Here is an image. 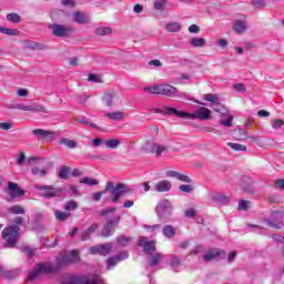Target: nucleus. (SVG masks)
Instances as JSON below:
<instances>
[{
  "label": "nucleus",
  "instance_id": "nucleus-57",
  "mask_svg": "<svg viewBox=\"0 0 284 284\" xmlns=\"http://www.w3.org/2000/svg\"><path fill=\"white\" fill-rule=\"evenodd\" d=\"M22 252L29 256V258H32V256H34V251H32V248H30L29 246H24L22 247Z\"/></svg>",
  "mask_w": 284,
  "mask_h": 284
},
{
  "label": "nucleus",
  "instance_id": "nucleus-24",
  "mask_svg": "<svg viewBox=\"0 0 284 284\" xmlns=\"http://www.w3.org/2000/svg\"><path fill=\"white\" fill-rule=\"evenodd\" d=\"M104 115L111 121H122V119L125 116L122 111L105 112Z\"/></svg>",
  "mask_w": 284,
  "mask_h": 284
},
{
  "label": "nucleus",
  "instance_id": "nucleus-50",
  "mask_svg": "<svg viewBox=\"0 0 284 284\" xmlns=\"http://www.w3.org/2000/svg\"><path fill=\"white\" fill-rule=\"evenodd\" d=\"M239 210H241L243 212H247V210H250V201H247V200L240 201Z\"/></svg>",
  "mask_w": 284,
  "mask_h": 284
},
{
  "label": "nucleus",
  "instance_id": "nucleus-64",
  "mask_svg": "<svg viewBox=\"0 0 284 284\" xmlns=\"http://www.w3.org/2000/svg\"><path fill=\"white\" fill-rule=\"evenodd\" d=\"M276 187H280V190H284V180L280 179L275 181Z\"/></svg>",
  "mask_w": 284,
  "mask_h": 284
},
{
  "label": "nucleus",
  "instance_id": "nucleus-25",
  "mask_svg": "<svg viewBox=\"0 0 284 284\" xmlns=\"http://www.w3.org/2000/svg\"><path fill=\"white\" fill-rule=\"evenodd\" d=\"M152 154H156V156H161L163 152H168L166 145H160L159 143H153L151 146Z\"/></svg>",
  "mask_w": 284,
  "mask_h": 284
},
{
  "label": "nucleus",
  "instance_id": "nucleus-41",
  "mask_svg": "<svg viewBox=\"0 0 284 284\" xmlns=\"http://www.w3.org/2000/svg\"><path fill=\"white\" fill-rule=\"evenodd\" d=\"M95 33L105 37V34H112V29L110 27H99Z\"/></svg>",
  "mask_w": 284,
  "mask_h": 284
},
{
  "label": "nucleus",
  "instance_id": "nucleus-13",
  "mask_svg": "<svg viewBox=\"0 0 284 284\" xmlns=\"http://www.w3.org/2000/svg\"><path fill=\"white\" fill-rule=\"evenodd\" d=\"M227 254L220 248H211L203 255V261L210 263V261H219L221 258H225Z\"/></svg>",
  "mask_w": 284,
  "mask_h": 284
},
{
  "label": "nucleus",
  "instance_id": "nucleus-42",
  "mask_svg": "<svg viewBox=\"0 0 284 284\" xmlns=\"http://www.w3.org/2000/svg\"><path fill=\"white\" fill-rule=\"evenodd\" d=\"M204 101H209V103L214 105V103H219V97L216 94L206 93L204 94Z\"/></svg>",
  "mask_w": 284,
  "mask_h": 284
},
{
  "label": "nucleus",
  "instance_id": "nucleus-33",
  "mask_svg": "<svg viewBox=\"0 0 284 284\" xmlns=\"http://www.w3.org/2000/svg\"><path fill=\"white\" fill-rule=\"evenodd\" d=\"M104 145H106V148H110L111 150H116V148L121 145V140H118V139L106 140L104 141Z\"/></svg>",
  "mask_w": 284,
  "mask_h": 284
},
{
  "label": "nucleus",
  "instance_id": "nucleus-32",
  "mask_svg": "<svg viewBox=\"0 0 284 284\" xmlns=\"http://www.w3.org/2000/svg\"><path fill=\"white\" fill-rule=\"evenodd\" d=\"M31 174H33V176H40L43 178L48 174V169L47 168H39V166H34L31 169Z\"/></svg>",
  "mask_w": 284,
  "mask_h": 284
},
{
  "label": "nucleus",
  "instance_id": "nucleus-27",
  "mask_svg": "<svg viewBox=\"0 0 284 284\" xmlns=\"http://www.w3.org/2000/svg\"><path fill=\"white\" fill-rule=\"evenodd\" d=\"M19 274V271H6L2 266H0V276H3L4 278H17Z\"/></svg>",
  "mask_w": 284,
  "mask_h": 284
},
{
  "label": "nucleus",
  "instance_id": "nucleus-14",
  "mask_svg": "<svg viewBox=\"0 0 284 284\" xmlns=\"http://www.w3.org/2000/svg\"><path fill=\"white\" fill-rule=\"evenodd\" d=\"M32 135L38 139H44V141H54V139L59 136V133L54 131H48L44 129H36L32 131Z\"/></svg>",
  "mask_w": 284,
  "mask_h": 284
},
{
  "label": "nucleus",
  "instance_id": "nucleus-58",
  "mask_svg": "<svg viewBox=\"0 0 284 284\" xmlns=\"http://www.w3.org/2000/svg\"><path fill=\"white\" fill-rule=\"evenodd\" d=\"M155 10H163L165 8V0H159L154 2Z\"/></svg>",
  "mask_w": 284,
  "mask_h": 284
},
{
  "label": "nucleus",
  "instance_id": "nucleus-63",
  "mask_svg": "<svg viewBox=\"0 0 284 284\" xmlns=\"http://www.w3.org/2000/svg\"><path fill=\"white\" fill-rule=\"evenodd\" d=\"M248 227H254V230L256 232H258V234H265V229L258 226V225H254V224H248Z\"/></svg>",
  "mask_w": 284,
  "mask_h": 284
},
{
  "label": "nucleus",
  "instance_id": "nucleus-53",
  "mask_svg": "<svg viewBox=\"0 0 284 284\" xmlns=\"http://www.w3.org/2000/svg\"><path fill=\"white\" fill-rule=\"evenodd\" d=\"M77 207H78L77 202L71 200L65 203L64 210H67V212H72V210H77Z\"/></svg>",
  "mask_w": 284,
  "mask_h": 284
},
{
  "label": "nucleus",
  "instance_id": "nucleus-10",
  "mask_svg": "<svg viewBox=\"0 0 284 284\" xmlns=\"http://www.w3.org/2000/svg\"><path fill=\"white\" fill-rule=\"evenodd\" d=\"M114 245L112 243L98 244L89 247V254H99V256H108L112 252Z\"/></svg>",
  "mask_w": 284,
  "mask_h": 284
},
{
  "label": "nucleus",
  "instance_id": "nucleus-30",
  "mask_svg": "<svg viewBox=\"0 0 284 284\" xmlns=\"http://www.w3.org/2000/svg\"><path fill=\"white\" fill-rule=\"evenodd\" d=\"M59 143L60 145H65L70 150H74V148H77V141L70 140L68 138L60 139Z\"/></svg>",
  "mask_w": 284,
  "mask_h": 284
},
{
  "label": "nucleus",
  "instance_id": "nucleus-1",
  "mask_svg": "<svg viewBox=\"0 0 284 284\" xmlns=\"http://www.w3.org/2000/svg\"><path fill=\"white\" fill-rule=\"evenodd\" d=\"M70 263H74V260H72L68 254H63L57 257L55 264H38L37 267L29 273L27 281H34V278H38L41 274H54L59 272L61 267H64V265H70Z\"/></svg>",
  "mask_w": 284,
  "mask_h": 284
},
{
  "label": "nucleus",
  "instance_id": "nucleus-17",
  "mask_svg": "<svg viewBox=\"0 0 284 284\" xmlns=\"http://www.w3.org/2000/svg\"><path fill=\"white\" fill-rule=\"evenodd\" d=\"M11 108L14 110H22L23 112H43L45 110L43 105L14 104Z\"/></svg>",
  "mask_w": 284,
  "mask_h": 284
},
{
  "label": "nucleus",
  "instance_id": "nucleus-29",
  "mask_svg": "<svg viewBox=\"0 0 284 284\" xmlns=\"http://www.w3.org/2000/svg\"><path fill=\"white\" fill-rule=\"evenodd\" d=\"M190 45L192 48H203L205 45V39L194 37V38L191 39Z\"/></svg>",
  "mask_w": 284,
  "mask_h": 284
},
{
  "label": "nucleus",
  "instance_id": "nucleus-2",
  "mask_svg": "<svg viewBox=\"0 0 284 284\" xmlns=\"http://www.w3.org/2000/svg\"><path fill=\"white\" fill-rule=\"evenodd\" d=\"M155 114H168L171 116H178L179 119H199V121H207L212 114V111L205 106L197 108L193 113L179 111L174 108L163 106L162 109H153Z\"/></svg>",
  "mask_w": 284,
  "mask_h": 284
},
{
  "label": "nucleus",
  "instance_id": "nucleus-60",
  "mask_svg": "<svg viewBox=\"0 0 284 284\" xmlns=\"http://www.w3.org/2000/svg\"><path fill=\"white\" fill-rule=\"evenodd\" d=\"M233 90H235V92H245V85H243V83H235Z\"/></svg>",
  "mask_w": 284,
  "mask_h": 284
},
{
  "label": "nucleus",
  "instance_id": "nucleus-9",
  "mask_svg": "<svg viewBox=\"0 0 284 284\" xmlns=\"http://www.w3.org/2000/svg\"><path fill=\"white\" fill-rule=\"evenodd\" d=\"M119 223H121V215H115L108 220L100 233L102 239H110V236H114V231L116 230V225H119Z\"/></svg>",
  "mask_w": 284,
  "mask_h": 284
},
{
  "label": "nucleus",
  "instance_id": "nucleus-59",
  "mask_svg": "<svg viewBox=\"0 0 284 284\" xmlns=\"http://www.w3.org/2000/svg\"><path fill=\"white\" fill-rule=\"evenodd\" d=\"M200 31H201V29H200L199 26H196V24H191V26L189 27V32H190L191 34H199Z\"/></svg>",
  "mask_w": 284,
  "mask_h": 284
},
{
  "label": "nucleus",
  "instance_id": "nucleus-19",
  "mask_svg": "<svg viewBox=\"0 0 284 284\" xmlns=\"http://www.w3.org/2000/svg\"><path fill=\"white\" fill-rule=\"evenodd\" d=\"M97 230H99V224H97V223L91 224L88 227V230H84L81 232V234H80L81 241H83V242L90 241V236H92V234H94V232H97Z\"/></svg>",
  "mask_w": 284,
  "mask_h": 284
},
{
  "label": "nucleus",
  "instance_id": "nucleus-8",
  "mask_svg": "<svg viewBox=\"0 0 284 284\" xmlns=\"http://www.w3.org/2000/svg\"><path fill=\"white\" fill-rule=\"evenodd\" d=\"M174 207H172V202L169 200H162L158 203L155 212L160 221H168L172 216Z\"/></svg>",
  "mask_w": 284,
  "mask_h": 284
},
{
  "label": "nucleus",
  "instance_id": "nucleus-28",
  "mask_svg": "<svg viewBox=\"0 0 284 284\" xmlns=\"http://www.w3.org/2000/svg\"><path fill=\"white\" fill-rule=\"evenodd\" d=\"M162 233L166 239H172L173 236H176V229H174L172 225H165Z\"/></svg>",
  "mask_w": 284,
  "mask_h": 284
},
{
  "label": "nucleus",
  "instance_id": "nucleus-12",
  "mask_svg": "<svg viewBox=\"0 0 284 284\" xmlns=\"http://www.w3.org/2000/svg\"><path fill=\"white\" fill-rule=\"evenodd\" d=\"M49 28L52 30L54 37H60L62 39L70 37L72 33V29L58 23L50 24Z\"/></svg>",
  "mask_w": 284,
  "mask_h": 284
},
{
  "label": "nucleus",
  "instance_id": "nucleus-15",
  "mask_svg": "<svg viewBox=\"0 0 284 284\" xmlns=\"http://www.w3.org/2000/svg\"><path fill=\"white\" fill-rule=\"evenodd\" d=\"M7 194H9L11 199H21V196H26V191H23V189H21L19 184L14 182H9Z\"/></svg>",
  "mask_w": 284,
  "mask_h": 284
},
{
  "label": "nucleus",
  "instance_id": "nucleus-16",
  "mask_svg": "<svg viewBox=\"0 0 284 284\" xmlns=\"http://www.w3.org/2000/svg\"><path fill=\"white\" fill-rule=\"evenodd\" d=\"M139 247H143L145 254H152L156 250L154 241H148V237L140 236L138 241Z\"/></svg>",
  "mask_w": 284,
  "mask_h": 284
},
{
  "label": "nucleus",
  "instance_id": "nucleus-6",
  "mask_svg": "<svg viewBox=\"0 0 284 284\" xmlns=\"http://www.w3.org/2000/svg\"><path fill=\"white\" fill-rule=\"evenodd\" d=\"M34 190H37L39 193V196L41 199H45L47 201H51V199H59L62 196L64 190L61 186H54V185H41L36 184Z\"/></svg>",
  "mask_w": 284,
  "mask_h": 284
},
{
  "label": "nucleus",
  "instance_id": "nucleus-55",
  "mask_svg": "<svg viewBox=\"0 0 284 284\" xmlns=\"http://www.w3.org/2000/svg\"><path fill=\"white\" fill-rule=\"evenodd\" d=\"M68 256L72 258L73 263H77V261H79V251L77 250L70 251Z\"/></svg>",
  "mask_w": 284,
  "mask_h": 284
},
{
  "label": "nucleus",
  "instance_id": "nucleus-61",
  "mask_svg": "<svg viewBox=\"0 0 284 284\" xmlns=\"http://www.w3.org/2000/svg\"><path fill=\"white\" fill-rule=\"evenodd\" d=\"M26 163V153L20 152L18 159H17V164L18 165H23Z\"/></svg>",
  "mask_w": 284,
  "mask_h": 284
},
{
  "label": "nucleus",
  "instance_id": "nucleus-52",
  "mask_svg": "<svg viewBox=\"0 0 284 284\" xmlns=\"http://www.w3.org/2000/svg\"><path fill=\"white\" fill-rule=\"evenodd\" d=\"M179 190H180V192H184L185 194H190L194 190V187H192V185H190V184H181L179 186Z\"/></svg>",
  "mask_w": 284,
  "mask_h": 284
},
{
  "label": "nucleus",
  "instance_id": "nucleus-54",
  "mask_svg": "<svg viewBox=\"0 0 284 284\" xmlns=\"http://www.w3.org/2000/svg\"><path fill=\"white\" fill-rule=\"evenodd\" d=\"M114 212H116L115 207L103 209L100 211V216H108V214H114Z\"/></svg>",
  "mask_w": 284,
  "mask_h": 284
},
{
  "label": "nucleus",
  "instance_id": "nucleus-39",
  "mask_svg": "<svg viewBox=\"0 0 284 284\" xmlns=\"http://www.w3.org/2000/svg\"><path fill=\"white\" fill-rule=\"evenodd\" d=\"M116 241L118 245H121V247H128V244L130 243L131 239L125 235H119Z\"/></svg>",
  "mask_w": 284,
  "mask_h": 284
},
{
  "label": "nucleus",
  "instance_id": "nucleus-22",
  "mask_svg": "<svg viewBox=\"0 0 284 284\" xmlns=\"http://www.w3.org/2000/svg\"><path fill=\"white\" fill-rule=\"evenodd\" d=\"M73 21L80 26H83L85 23H90V17L85 16V13L81 11H77L73 13Z\"/></svg>",
  "mask_w": 284,
  "mask_h": 284
},
{
  "label": "nucleus",
  "instance_id": "nucleus-23",
  "mask_svg": "<svg viewBox=\"0 0 284 284\" xmlns=\"http://www.w3.org/2000/svg\"><path fill=\"white\" fill-rule=\"evenodd\" d=\"M212 110H214V112H217L219 114H222V116H227L230 114V110L227 108H225V105H223L222 103H214L211 104Z\"/></svg>",
  "mask_w": 284,
  "mask_h": 284
},
{
  "label": "nucleus",
  "instance_id": "nucleus-20",
  "mask_svg": "<svg viewBox=\"0 0 284 284\" xmlns=\"http://www.w3.org/2000/svg\"><path fill=\"white\" fill-rule=\"evenodd\" d=\"M102 101L104 105H106L108 108H112V105H114V101H116V92L106 91L104 93V97L102 98Z\"/></svg>",
  "mask_w": 284,
  "mask_h": 284
},
{
  "label": "nucleus",
  "instance_id": "nucleus-26",
  "mask_svg": "<svg viewBox=\"0 0 284 284\" xmlns=\"http://www.w3.org/2000/svg\"><path fill=\"white\" fill-rule=\"evenodd\" d=\"M233 30L237 32V34H243L247 30V24L243 20H236L233 24Z\"/></svg>",
  "mask_w": 284,
  "mask_h": 284
},
{
  "label": "nucleus",
  "instance_id": "nucleus-47",
  "mask_svg": "<svg viewBox=\"0 0 284 284\" xmlns=\"http://www.w3.org/2000/svg\"><path fill=\"white\" fill-rule=\"evenodd\" d=\"M170 265L172 270H176L181 265V258L178 256H172L170 260Z\"/></svg>",
  "mask_w": 284,
  "mask_h": 284
},
{
  "label": "nucleus",
  "instance_id": "nucleus-44",
  "mask_svg": "<svg viewBox=\"0 0 284 284\" xmlns=\"http://www.w3.org/2000/svg\"><path fill=\"white\" fill-rule=\"evenodd\" d=\"M7 20L11 21V23H19L21 21V16L18 13H9L7 14Z\"/></svg>",
  "mask_w": 284,
  "mask_h": 284
},
{
  "label": "nucleus",
  "instance_id": "nucleus-3",
  "mask_svg": "<svg viewBox=\"0 0 284 284\" xmlns=\"http://www.w3.org/2000/svg\"><path fill=\"white\" fill-rule=\"evenodd\" d=\"M105 192H110L111 194V203H118L119 199H121L122 194H130L132 192V187L128 186L126 184L123 183H118L114 186V182H106L105 189L103 192H95L93 193L92 197L93 201H101V196L105 194Z\"/></svg>",
  "mask_w": 284,
  "mask_h": 284
},
{
  "label": "nucleus",
  "instance_id": "nucleus-46",
  "mask_svg": "<svg viewBox=\"0 0 284 284\" xmlns=\"http://www.w3.org/2000/svg\"><path fill=\"white\" fill-rule=\"evenodd\" d=\"M115 256V260L121 263V261H125L130 257V254H128V251H122L120 253H118Z\"/></svg>",
  "mask_w": 284,
  "mask_h": 284
},
{
  "label": "nucleus",
  "instance_id": "nucleus-34",
  "mask_svg": "<svg viewBox=\"0 0 284 284\" xmlns=\"http://www.w3.org/2000/svg\"><path fill=\"white\" fill-rule=\"evenodd\" d=\"M78 121L82 124V125H88L89 128H92L93 130H99V125H97V123L91 122L88 118L82 116L80 119H78Z\"/></svg>",
  "mask_w": 284,
  "mask_h": 284
},
{
  "label": "nucleus",
  "instance_id": "nucleus-5",
  "mask_svg": "<svg viewBox=\"0 0 284 284\" xmlns=\"http://www.w3.org/2000/svg\"><path fill=\"white\" fill-rule=\"evenodd\" d=\"M144 92H149V94H160L162 97H183L185 93H179V89L173 87L172 84H158L153 87L144 88Z\"/></svg>",
  "mask_w": 284,
  "mask_h": 284
},
{
  "label": "nucleus",
  "instance_id": "nucleus-49",
  "mask_svg": "<svg viewBox=\"0 0 284 284\" xmlns=\"http://www.w3.org/2000/svg\"><path fill=\"white\" fill-rule=\"evenodd\" d=\"M68 174H70V168L69 166H62L59 171L60 179H68Z\"/></svg>",
  "mask_w": 284,
  "mask_h": 284
},
{
  "label": "nucleus",
  "instance_id": "nucleus-11",
  "mask_svg": "<svg viewBox=\"0 0 284 284\" xmlns=\"http://www.w3.org/2000/svg\"><path fill=\"white\" fill-rule=\"evenodd\" d=\"M283 212L275 211L271 213V217L268 220H265V223L270 227H274L275 230H281L283 227Z\"/></svg>",
  "mask_w": 284,
  "mask_h": 284
},
{
  "label": "nucleus",
  "instance_id": "nucleus-21",
  "mask_svg": "<svg viewBox=\"0 0 284 284\" xmlns=\"http://www.w3.org/2000/svg\"><path fill=\"white\" fill-rule=\"evenodd\" d=\"M155 192H170L172 190V182L162 180L154 185Z\"/></svg>",
  "mask_w": 284,
  "mask_h": 284
},
{
  "label": "nucleus",
  "instance_id": "nucleus-7",
  "mask_svg": "<svg viewBox=\"0 0 284 284\" xmlns=\"http://www.w3.org/2000/svg\"><path fill=\"white\" fill-rule=\"evenodd\" d=\"M103 278L95 276L93 280L85 275H67L62 280V284H101Z\"/></svg>",
  "mask_w": 284,
  "mask_h": 284
},
{
  "label": "nucleus",
  "instance_id": "nucleus-45",
  "mask_svg": "<svg viewBox=\"0 0 284 284\" xmlns=\"http://www.w3.org/2000/svg\"><path fill=\"white\" fill-rule=\"evenodd\" d=\"M81 183H83L84 185H89L90 187H92V185H99L98 180L92 178H84L81 180Z\"/></svg>",
  "mask_w": 284,
  "mask_h": 284
},
{
  "label": "nucleus",
  "instance_id": "nucleus-31",
  "mask_svg": "<svg viewBox=\"0 0 284 284\" xmlns=\"http://www.w3.org/2000/svg\"><path fill=\"white\" fill-rule=\"evenodd\" d=\"M166 32H180L181 31V23L179 22H169L165 26Z\"/></svg>",
  "mask_w": 284,
  "mask_h": 284
},
{
  "label": "nucleus",
  "instance_id": "nucleus-37",
  "mask_svg": "<svg viewBox=\"0 0 284 284\" xmlns=\"http://www.w3.org/2000/svg\"><path fill=\"white\" fill-rule=\"evenodd\" d=\"M162 260H163V254L161 253L154 254L153 256H151L150 267H156V264L161 263Z\"/></svg>",
  "mask_w": 284,
  "mask_h": 284
},
{
  "label": "nucleus",
  "instance_id": "nucleus-56",
  "mask_svg": "<svg viewBox=\"0 0 284 284\" xmlns=\"http://www.w3.org/2000/svg\"><path fill=\"white\" fill-rule=\"evenodd\" d=\"M283 120H275L273 123H272V128L273 130H281V128H283Z\"/></svg>",
  "mask_w": 284,
  "mask_h": 284
},
{
  "label": "nucleus",
  "instance_id": "nucleus-48",
  "mask_svg": "<svg viewBox=\"0 0 284 284\" xmlns=\"http://www.w3.org/2000/svg\"><path fill=\"white\" fill-rule=\"evenodd\" d=\"M116 263H119V260H116V257L114 255L112 257H109L106 260V270H112V267H114V265H116Z\"/></svg>",
  "mask_w": 284,
  "mask_h": 284
},
{
  "label": "nucleus",
  "instance_id": "nucleus-18",
  "mask_svg": "<svg viewBox=\"0 0 284 284\" xmlns=\"http://www.w3.org/2000/svg\"><path fill=\"white\" fill-rule=\"evenodd\" d=\"M166 176H169L170 179H176L182 183H192V179L190 176L178 171H166Z\"/></svg>",
  "mask_w": 284,
  "mask_h": 284
},
{
  "label": "nucleus",
  "instance_id": "nucleus-4",
  "mask_svg": "<svg viewBox=\"0 0 284 284\" xmlns=\"http://www.w3.org/2000/svg\"><path fill=\"white\" fill-rule=\"evenodd\" d=\"M13 225H9L2 231V239L6 241L7 247H14L17 245V241H19V232L21 227L19 225H23V217L17 216L12 220Z\"/></svg>",
  "mask_w": 284,
  "mask_h": 284
},
{
  "label": "nucleus",
  "instance_id": "nucleus-36",
  "mask_svg": "<svg viewBox=\"0 0 284 284\" xmlns=\"http://www.w3.org/2000/svg\"><path fill=\"white\" fill-rule=\"evenodd\" d=\"M9 214H26V209L21 205H13L8 209Z\"/></svg>",
  "mask_w": 284,
  "mask_h": 284
},
{
  "label": "nucleus",
  "instance_id": "nucleus-62",
  "mask_svg": "<svg viewBox=\"0 0 284 284\" xmlns=\"http://www.w3.org/2000/svg\"><path fill=\"white\" fill-rule=\"evenodd\" d=\"M145 230H150V232H156V230H161V224H154V225H145Z\"/></svg>",
  "mask_w": 284,
  "mask_h": 284
},
{
  "label": "nucleus",
  "instance_id": "nucleus-38",
  "mask_svg": "<svg viewBox=\"0 0 284 284\" xmlns=\"http://www.w3.org/2000/svg\"><path fill=\"white\" fill-rule=\"evenodd\" d=\"M214 201L221 203L222 205H227V203H230V197L227 195L216 194L214 196Z\"/></svg>",
  "mask_w": 284,
  "mask_h": 284
},
{
  "label": "nucleus",
  "instance_id": "nucleus-35",
  "mask_svg": "<svg viewBox=\"0 0 284 284\" xmlns=\"http://www.w3.org/2000/svg\"><path fill=\"white\" fill-rule=\"evenodd\" d=\"M227 145L231 150H235V152H247V146L243 144L229 142Z\"/></svg>",
  "mask_w": 284,
  "mask_h": 284
},
{
  "label": "nucleus",
  "instance_id": "nucleus-43",
  "mask_svg": "<svg viewBox=\"0 0 284 284\" xmlns=\"http://www.w3.org/2000/svg\"><path fill=\"white\" fill-rule=\"evenodd\" d=\"M54 214L58 221H67V219L70 216V213L62 211H55Z\"/></svg>",
  "mask_w": 284,
  "mask_h": 284
},
{
  "label": "nucleus",
  "instance_id": "nucleus-51",
  "mask_svg": "<svg viewBox=\"0 0 284 284\" xmlns=\"http://www.w3.org/2000/svg\"><path fill=\"white\" fill-rule=\"evenodd\" d=\"M232 121H234V116L229 115L226 120H220V125H224L225 128H232Z\"/></svg>",
  "mask_w": 284,
  "mask_h": 284
},
{
  "label": "nucleus",
  "instance_id": "nucleus-40",
  "mask_svg": "<svg viewBox=\"0 0 284 284\" xmlns=\"http://www.w3.org/2000/svg\"><path fill=\"white\" fill-rule=\"evenodd\" d=\"M203 252H205L203 244H197L193 250L190 251V255L199 256V254H203Z\"/></svg>",
  "mask_w": 284,
  "mask_h": 284
}]
</instances>
